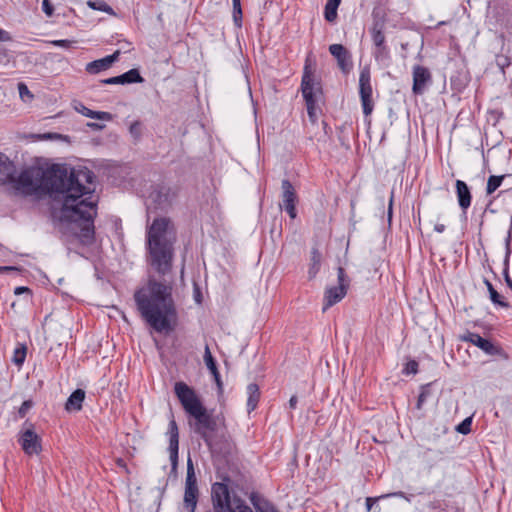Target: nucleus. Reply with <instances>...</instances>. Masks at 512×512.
<instances>
[{"instance_id": "obj_31", "label": "nucleus", "mask_w": 512, "mask_h": 512, "mask_svg": "<svg viewBox=\"0 0 512 512\" xmlns=\"http://www.w3.org/2000/svg\"><path fill=\"white\" fill-rule=\"evenodd\" d=\"M504 177H505L504 175H501V176L491 175L487 181L486 193L488 195L494 193L502 184Z\"/></svg>"}, {"instance_id": "obj_57", "label": "nucleus", "mask_w": 512, "mask_h": 512, "mask_svg": "<svg viewBox=\"0 0 512 512\" xmlns=\"http://www.w3.org/2000/svg\"><path fill=\"white\" fill-rule=\"evenodd\" d=\"M505 280L507 285L512 289V280L509 278L508 274L505 275Z\"/></svg>"}, {"instance_id": "obj_28", "label": "nucleus", "mask_w": 512, "mask_h": 512, "mask_svg": "<svg viewBox=\"0 0 512 512\" xmlns=\"http://www.w3.org/2000/svg\"><path fill=\"white\" fill-rule=\"evenodd\" d=\"M373 55H374L375 60L378 63L388 65V63L390 61V52L386 45L381 46V47H376L373 52Z\"/></svg>"}, {"instance_id": "obj_43", "label": "nucleus", "mask_w": 512, "mask_h": 512, "mask_svg": "<svg viewBox=\"0 0 512 512\" xmlns=\"http://www.w3.org/2000/svg\"><path fill=\"white\" fill-rule=\"evenodd\" d=\"M427 396H428V391L423 389L421 391V393L419 394V397H418V401H417V404H416L417 409H421L422 408V405L425 402Z\"/></svg>"}, {"instance_id": "obj_32", "label": "nucleus", "mask_w": 512, "mask_h": 512, "mask_svg": "<svg viewBox=\"0 0 512 512\" xmlns=\"http://www.w3.org/2000/svg\"><path fill=\"white\" fill-rule=\"evenodd\" d=\"M204 361H205V364H206L207 368L209 369V371L212 374H216V370H217L216 362L211 354V351H210V348L208 345L205 346Z\"/></svg>"}, {"instance_id": "obj_46", "label": "nucleus", "mask_w": 512, "mask_h": 512, "mask_svg": "<svg viewBox=\"0 0 512 512\" xmlns=\"http://www.w3.org/2000/svg\"><path fill=\"white\" fill-rule=\"evenodd\" d=\"M418 369V364L416 361H410L406 366L407 373H416Z\"/></svg>"}, {"instance_id": "obj_23", "label": "nucleus", "mask_w": 512, "mask_h": 512, "mask_svg": "<svg viewBox=\"0 0 512 512\" xmlns=\"http://www.w3.org/2000/svg\"><path fill=\"white\" fill-rule=\"evenodd\" d=\"M247 394V411L248 413H251L257 407L260 399V391L258 385L255 383H250L247 386Z\"/></svg>"}, {"instance_id": "obj_55", "label": "nucleus", "mask_w": 512, "mask_h": 512, "mask_svg": "<svg viewBox=\"0 0 512 512\" xmlns=\"http://www.w3.org/2000/svg\"><path fill=\"white\" fill-rule=\"evenodd\" d=\"M214 376V379L218 385L219 388H221V380H220V375H219V372H218V369L216 370V374H212Z\"/></svg>"}, {"instance_id": "obj_51", "label": "nucleus", "mask_w": 512, "mask_h": 512, "mask_svg": "<svg viewBox=\"0 0 512 512\" xmlns=\"http://www.w3.org/2000/svg\"><path fill=\"white\" fill-rule=\"evenodd\" d=\"M254 505H255V507H256L258 512H277L276 510H274L271 507H262V506H260L258 504H255V503H254Z\"/></svg>"}, {"instance_id": "obj_22", "label": "nucleus", "mask_w": 512, "mask_h": 512, "mask_svg": "<svg viewBox=\"0 0 512 512\" xmlns=\"http://www.w3.org/2000/svg\"><path fill=\"white\" fill-rule=\"evenodd\" d=\"M85 399V392L82 389L75 390L67 399L65 408L67 411H79Z\"/></svg>"}, {"instance_id": "obj_20", "label": "nucleus", "mask_w": 512, "mask_h": 512, "mask_svg": "<svg viewBox=\"0 0 512 512\" xmlns=\"http://www.w3.org/2000/svg\"><path fill=\"white\" fill-rule=\"evenodd\" d=\"M15 165L9 160L7 156H4L0 162V183L6 184L11 183L15 174Z\"/></svg>"}, {"instance_id": "obj_48", "label": "nucleus", "mask_w": 512, "mask_h": 512, "mask_svg": "<svg viewBox=\"0 0 512 512\" xmlns=\"http://www.w3.org/2000/svg\"><path fill=\"white\" fill-rule=\"evenodd\" d=\"M55 46L69 48L71 46V41L69 40H55L52 42Z\"/></svg>"}, {"instance_id": "obj_9", "label": "nucleus", "mask_w": 512, "mask_h": 512, "mask_svg": "<svg viewBox=\"0 0 512 512\" xmlns=\"http://www.w3.org/2000/svg\"><path fill=\"white\" fill-rule=\"evenodd\" d=\"M19 443L28 455L38 454L41 451V439L34 431L32 424L25 423L20 433Z\"/></svg>"}, {"instance_id": "obj_54", "label": "nucleus", "mask_w": 512, "mask_h": 512, "mask_svg": "<svg viewBox=\"0 0 512 512\" xmlns=\"http://www.w3.org/2000/svg\"><path fill=\"white\" fill-rule=\"evenodd\" d=\"M434 230H435L436 232H438V233H442V232H444V230H445V225H444V224H436V225L434 226Z\"/></svg>"}, {"instance_id": "obj_10", "label": "nucleus", "mask_w": 512, "mask_h": 512, "mask_svg": "<svg viewBox=\"0 0 512 512\" xmlns=\"http://www.w3.org/2000/svg\"><path fill=\"white\" fill-rule=\"evenodd\" d=\"M196 420L195 431L201 435L205 442H209L208 432H212L216 428V422L211 415L206 412L204 407L199 409V412L190 414Z\"/></svg>"}, {"instance_id": "obj_58", "label": "nucleus", "mask_w": 512, "mask_h": 512, "mask_svg": "<svg viewBox=\"0 0 512 512\" xmlns=\"http://www.w3.org/2000/svg\"><path fill=\"white\" fill-rule=\"evenodd\" d=\"M12 269H14V268L13 267H8V266H0V272L12 270Z\"/></svg>"}, {"instance_id": "obj_21", "label": "nucleus", "mask_w": 512, "mask_h": 512, "mask_svg": "<svg viewBox=\"0 0 512 512\" xmlns=\"http://www.w3.org/2000/svg\"><path fill=\"white\" fill-rule=\"evenodd\" d=\"M199 497L198 488H185L183 497V509L186 512H195Z\"/></svg>"}, {"instance_id": "obj_2", "label": "nucleus", "mask_w": 512, "mask_h": 512, "mask_svg": "<svg viewBox=\"0 0 512 512\" xmlns=\"http://www.w3.org/2000/svg\"><path fill=\"white\" fill-rule=\"evenodd\" d=\"M134 299L141 316L154 330L160 333L172 330L176 308L170 284L150 277L135 291Z\"/></svg>"}, {"instance_id": "obj_16", "label": "nucleus", "mask_w": 512, "mask_h": 512, "mask_svg": "<svg viewBox=\"0 0 512 512\" xmlns=\"http://www.w3.org/2000/svg\"><path fill=\"white\" fill-rule=\"evenodd\" d=\"M119 55L120 51L117 50L111 55L89 62L86 64L85 70L89 74H98L101 71H105L109 69L115 61L118 60Z\"/></svg>"}, {"instance_id": "obj_26", "label": "nucleus", "mask_w": 512, "mask_h": 512, "mask_svg": "<svg viewBox=\"0 0 512 512\" xmlns=\"http://www.w3.org/2000/svg\"><path fill=\"white\" fill-rule=\"evenodd\" d=\"M310 267L308 270L309 279H313L320 270L321 266V253L318 249L314 248L311 251Z\"/></svg>"}, {"instance_id": "obj_19", "label": "nucleus", "mask_w": 512, "mask_h": 512, "mask_svg": "<svg viewBox=\"0 0 512 512\" xmlns=\"http://www.w3.org/2000/svg\"><path fill=\"white\" fill-rule=\"evenodd\" d=\"M456 195L458 199V204L462 211H466L471 205V192L467 184L462 180H456Z\"/></svg>"}, {"instance_id": "obj_17", "label": "nucleus", "mask_w": 512, "mask_h": 512, "mask_svg": "<svg viewBox=\"0 0 512 512\" xmlns=\"http://www.w3.org/2000/svg\"><path fill=\"white\" fill-rule=\"evenodd\" d=\"M101 82L106 85H115V84L124 85V84H131V83H142V82H144V79L140 75V73L137 69H131L122 75L107 78V79L102 80Z\"/></svg>"}, {"instance_id": "obj_53", "label": "nucleus", "mask_w": 512, "mask_h": 512, "mask_svg": "<svg viewBox=\"0 0 512 512\" xmlns=\"http://www.w3.org/2000/svg\"><path fill=\"white\" fill-rule=\"evenodd\" d=\"M297 402H298V399L296 396H292L289 400V406L290 408L294 409L296 408V405H297Z\"/></svg>"}, {"instance_id": "obj_27", "label": "nucleus", "mask_w": 512, "mask_h": 512, "mask_svg": "<svg viewBox=\"0 0 512 512\" xmlns=\"http://www.w3.org/2000/svg\"><path fill=\"white\" fill-rule=\"evenodd\" d=\"M341 0H327L325 5L324 16L328 22H334L337 18V9Z\"/></svg>"}, {"instance_id": "obj_18", "label": "nucleus", "mask_w": 512, "mask_h": 512, "mask_svg": "<svg viewBox=\"0 0 512 512\" xmlns=\"http://www.w3.org/2000/svg\"><path fill=\"white\" fill-rule=\"evenodd\" d=\"M461 339L467 342H471L472 344L479 347L481 350L488 354L495 353V346L489 340L481 337L477 333L467 332L465 335L461 337Z\"/></svg>"}, {"instance_id": "obj_45", "label": "nucleus", "mask_w": 512, "mask_h": 512, "mask_svg": "<svg viewBox=\"0 0 512 512\" xmlns=\"http://www.w3.org/2000/svg\"><path fill=\"white\" fill-rule=\"evenodd\" d=\"M390 497H402V498L406 499L407 501H410V499L402 491L388 493V494L382 495L380 498H390Z\"/></svg>"}, {"instance_id": "obj_35", "label": "nucleus", "mask_w": 512, "mask_h": 512, "mask_svg": "<svg viewBox=\"0 0 512 512\" xmlns=\"http://www.w3.org/2000/svg\"><path fill=\"white\" fill-rule=\"evenodd\" d=\"M13 59V53L0 45V65L6 66Z\"/></svg>"}, {"instance_id": "obj_4", "label": "nucleus", "mask_w": 512, "mask_h": 512, "mask_svg": "<svg viewBox=\"0 0 512 512\" xmlns=\"http://www.w3.org/2000/svg\"><path fill=\"white\" fill-rule=\"evenodd\" d=\"M211 500L212 509L209 512H253L225 483L216 482L212 485Z\"/></svg>"}, {"instance_id": "obj_50", "label": "nucleus", "mask_w": 512, "mask_h": 512, "mask_svg": "<svg viewBox=\"0 0 512 512\" xmlns=\"http://www.w3.org/2000/svg\"><path fill=\"white\" fill-rule=\"evenodd\" d=\"M379 498H366V508L367 511H370L372 509L373 504L378 500Z\"/></svg>"}, {"instance_id": "obj_14", "label": "nucleus", "mask_w": 512, "mask_h": 512, "mask_svg": "<svg viewBox=\"0 0 512 512\" xmlns=\"http://www.w3.org/2000/svg\"><path fill=\"white\" fill-rule=\"evenodd\" d=\"M429 82H431V73L429 70L420 65L414 66L412 87L414 94L421 95Z\"/></svg>"}, {"instance_id": "obj_1", "label": "nucleus", "mask_w": 512, "mask_h": 512, "mask_svg": "<svg viewBox=\"0 0 512 512\" xmlns=\"http://www.w3.org/2000/svg\"><path fill=\"white\" fill-rule=\"evenodd\" d=\"M93 179L94 174L88 169L68 173L57 165L46 170L33 166L13 177L11 184L16 191L27 196L61 195L62 218L79 226L78 237L88 245L94 240V217L97 214Z\"/></svg>"}, {"instance_id": "obj_34", "label": "nucleus", "mask_w": 512, "mask_h": 512, "mask_svg": "<svg viewBox=\"0 0 512 512\" xmlns=\"http://www.w3.org/2000/svg\"><path fill=\"white\" fill-rule=\"evenodd\" d=\"M233 4V19L237 26L241 25L242 10L240 0H232Z\"/></svg>"}, {"instance_id": "obj_52", "label": "nucleus", "mask_w": 512, "mask_h": 512, "mask_svg": "<svg viewBox=\"0 0 512 512\" xmlns=\"http://www.w3.org/2000/svg\"><path fill=\"white\" fill-rule=\"evenodd\" d=\"M87 126L94 130H102L105 127V125H103V124L94 123V122L87 123Z\"/></svg>"}, {"instance_id": "obj_11", "label": "nucleus", "mask_w": 512, "mask_h": 512, "mask_svg": "<svg viewBox=\"0 0 512 512\" xmlns=\"http://www.w3.org/2000/svg\"><path fill=\"white\" fill-rule=\"evenodd\" d=\"M282 188V204L280 205L290 216V218H296V192L291 184V182L287 179H284L281 183Z\"/></svg>"}, {"instance_id": "obj_38", "label": "nucleus", "mask_w": 512, "mask_h": 512, "mask_svg": "<svg viewBox=\"0 0 512 512\" xmlns=\"http://www.w3.org/2000/svg\"><path fill=\"white\" fill-rule=\"evenodd\" d=\"M129 132L135 140H139L142 134L140 122H134L130 125Z\"/></svg>"}, {"instance_id": "obj_49", "label": "nucleus", "mask_w": 512, "mask_h": 512, "mask_svg": "<svg viewBox=\"0 0 512 512\" xmlns=\"http://www.w3.org/2000/svg\"><path fill=\"white\" fill-rule=\"evenodd\" d=\"M23 293H30V289L28 287L19 286V287H16L14 290L15 295H20Z\"/></svg>"}, {"instance_id": "obj_6", "label": "nucleus", "mask_w": 512, "mask_h": 512, "mask_svg": "<svg viewBox=\"0 0 512 512\" xmlns=\"http://www.w3.org/2000/svg\"><path fill=\"white\" fill-rule=\"evenodd\" d=\"M301 90H302L303 98L305 99V102H306V107H307V112H308L309 118L312 121H314L316 118L315 92H316V90H319V88L315 87L313 74H312V72L309 68V65L307 63L304 68V73H303L302 82H301Z\"/></svg>"}, {"instance_id": "obj_42", "label": "nucleus", "mask_w": 512, "mask_h": 512, "mask_svg": "<svg viewBox=\"0 0 512 512\" xmlns=\"http://www.w3.org/2000/svg\"><path fill=\"white\" fill-rule=\"evenodd\" d=\"M42 9L44 11V13L47 15V16H52L53 15V12H54V7L53 5L50 3L49 0H43L42 2Z\"/></svg>"}, {"instance_id": "obj_5", "label": "nucleus", "mask_w": 512, "mask_h": 512, "mask_svg": "<svg viewBox=\"0 0 512 512\" xmlns=\"http://www.w3.org/2000/svg\"><path fill=\"white\" fill-rule=\"evenodd\" d=\"M337 278L338 285L333 287H328L324 293V303H323V312L332 307L333 305L340 302L345 295L347 294V289L349 286V280L346 276L345 270L342 267H338L337 269Z\"/></svg>"}, {"instance_id": "obj_39", "label": "nucleus", "mask_w": 512, "mask_h": 512, "mask_svg": "<svg viewBox=\"0 0 512 512\" xmlns=\"http://www.w3.org/2000/svg\"><path fill=\"white\" fill-rule=\"evenodd\" d=\"M89 6L93 9H96V10H100V11H104V12H108V13H112V8L106 4L105 2H88Z\"/></svg>"}, {"instance_id": "obj_12", "label": "nucleus", "mask_w": 512, "mask_h": 512, "mask_svg": "<svg viewBox=\"0 0 512 512\" xmlns=\"http://www.w3.org/2000/svg\"><path fill=\"white\" fill-rule=\"evenodd\" d=\"M329 52L337 60L339 69L348 74L353 68L351 53L341 44H332L329 46Z\"/></svg>"}, {"instance_id": "obj_3", "label": "nucleus", "mask_w": 512, "mask_h": 512, "mask_svg": "<svg viewBox=\"0 0 512 512\" xmlns=\"http://www.w3.org/2000/svg\"><path fill=\"white\" fill-rule=\"evenodd\" d=\"M176 239V227L170 218L155 217L150 224H147V261L161 275L171 270Z\"/></svg>"}, {"instance_id": "obj_33", "label": "nucleus", "mask_w": 512, "mask_h": 512, "mask_svg": "<svg viewBox=\"0 0 512 512\" xmlns=\"http://www.w3.org/2000/svg\"><path fill=\"white\" fill-rule=\"evenodd\" d=\"M486 283H487V287H488V291H489V294H490L491 301L493 303H495V304H498V305L502 306V307H508V304L506 302L501 301V296L494 289L492 284L490 282H488V281Z\"/></svg>"}, {"instance_id": "obj_8", "label": "nucleus", "mask_w": 512, "mask_h": 512, "mask_svg": "<svg viewBox=\"0 0 512 512\" xmlns=\"http://www.w3.org/2000/svg\"><path fill=\"white\" fill-rule=\"evenodd\" d=\"M175 394L188 414L199 412L203 407L193 389L184 382H177L174 387Z\"/></svg>"}, {"instance_id": "obj_7", "label": "nucleus", "mask_w": 512, "mask_h": 512, "mask_svg": "<svg viewBox=\"0 0 512 512\" xmlns=\"http://www.w3.org/2000/svg\"><path fill=\"white\" fill-rule=\"evenodd\" d=\"M372 85H371V73L368 67H364L360 71L359 75V95L363 113L365 116L371 115L374 109V103L372 100Z\"/></svg>"}, {"instance_id": "obj_40", "label": "nucleus", "mask_w": 512, "mask_h": 512, "mask_svg": "<svg viewBox=\"0 0 512 512\" xmlns=\"http://www.w3.org/2000/svg\"><path fill=\"white\" fill-rule=\"evenodd\" d=\"M36 138L39 140H59V139H64L65 136L58 134V133L48 132V133L38 134V135H36Z\"/></svg>"}, {"instance_id": "obj_24", "label": "nucleus", "mask_w": 512, "mask_h": 512, "mask_svg": "<svg viewBox=\"0 0 512 512\" xmlns=\"http://www.w3.org/2000/svg\"><path fill=\"white\" fill-rule=\"evenodd\" d=\"M76 110L88 118L105 120V121L112 120V115L109 112L93 111V110L87 108L86 106H84L83 104H79V107H76Z\"/></svg>"}, {"instance_id": "obj_36", "label": "nucleus", "mask_w": 512, "mask_h": 512, "mask_svg": "<svg viewBox=\"0 0 512 512\" xmlns=\"http://www.w3.org/2000/svg\"><path fill=\"white\" fill-rule=\"evenodd\" d=\"M471 425L472 417H467L456 427V431L460 434L466 435L470 433Z\"/></svg>"}, {"instance_id": "obj_15", "label": "nucleus", "mask_w": 512, "mask_h": 512, "mask_svg": "<svg viewBox=\"0 0 512 512\" xmlns=\"http://www.w3.org/2000/svg\"><path fill=\"white\" fill-rule=\"evenodd\" d=\"M170 206L169 196L167 192L162 190L153 191L148 198L147 211L148 218L153 210L164 211Z\"/></svg>"}, {"instance_id": "obj_13", "label": "nucleus", "mask_w": 512, "mask_h": 512, "mask_svg": "<svg viewBox=\"0 0 512 512\" xmlns=\"http://www.w3.org/2000/svg\"><path fill=\"white\" fill-rule=\"evenodd\" d=\"M169 435V453L172 470H176L178 465V449H179V432L176 421L172 419L168 426Z\"/></svg>"}, {"instance_id": "obj_47", "label": "nucleus", "mask_w": 512, "mask_h": 512, "mask_svg": "<svg viewBox=\"0 0 512 512\" xmlns=\"http://www.w3.org/2000/svg\"><path fill=\"white\" fill-rule=\"evenodd\" d=\"M11 40H12V37H11L10 33L3 29H0V41L8 42Z\"/></svg>"}, {"instance_id": "obj_56", "label": "nucleus", "mask_w": 512, "mask_h": 512, "mask_svg": "<svg viewBox=\"0 0 512 512\" xmlns=\"http://www.w3.org/2000/svg\"><path fill=\"white\" fill-rule=\"evenodd\" d=\"M392 203H393V196H391L390 201H389V207H388L389 220L392 218Z\"/></svg>"}, {"instance_id": "obj_29", "label": "nucleus", "mask_w": 512, "mask_h": 512, "mask_svg": "<svg viewBox=\"0 0 512 512\" xmlns=\"http://www.w3.org/2000/svg\"><path fill=\"white\" fill-rule=\"evenodd\" d=\"M26 354H27V348L25 345L23 344H19L14 352H13V356H12V362L17 365L18 367H20L24 361H25V358H26Z\"/></svg>"}, {"instance_id": "obj_25", "label": "nucleus", "mask_w": 512, "mask_h": 512, "mask_svg": "<svg viewBox=\"0 0 512 512\" xmlns=\"http://www.w3.org/2000/svg\"><path fill=\"white\" fill-rule=\"evenodd\" d=\"M384 24L380 22L374 23L371 28V36L376 47L385 46V35L383 33Z\"/></svg>"}, {"instance_id": "obj_44", "label": "nucleus", "mask_w": 512, "mask_h": 512, "mask_svg": "<svg viewBox=\"0 0 512 512\" xmlns=\"http://www.w3.org/2000/svg\"><path fill=\"white\" fill-rule=\"evenodd\" d=\"M497 65L501 68V70L504 72V68L509 66V60L505 56H498L497 57Z\"/></svg>"}, {"instance_id": "obj_37", "label": "nucleus", "mask_w": 512, "mask_h": 512, "mask_svg": "<svg viewBox=\"0 0 512 512\" xmlns=\"http://www.w3.org/2000/svg\"><path fill=\"white\" fill-rule=\"evenodd\" d=\"M18 91H19V96L23 101L32 100L34 97L33 94L30 92V90L28 89L27 85L22 82H20L18 84Z\"/></svg>"}, {"instance_id": "obj_41", "label": "nucleus", "mask_w": 512, "mask_h": 512, "mask_svg": "<svg viewBox=\"0 0 512 512\" xmlns=\"http://www.w3.org/2000/svg\"><path fill=\"white\" fill-rule=\"evenodd\" d=\"M32 405H33V402L31 400L24 401L18 410L19 416L21 418H23L27 414V412L31 409Z\"/></svg>"}, {"instance_id": "obj_30", "label": "nucleus", "mask_w": 512, "mask_h": 512, "mask_svg": "<svg viewBox=\"0 0 512 512\" xmlns=\"http://www.w3.org/2000/svg\"><path fill=\"white\" fill-rule=\"evenodd\" d=\"M185 488H198L193 463L190 458L188 459V462H187V475H186V480H185Z\"/></svg>"}]
</instances>
